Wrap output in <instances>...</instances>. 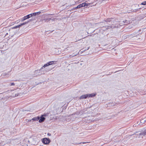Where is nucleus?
Returning <instances> with one entry per match:
<instances>
[{
  "instance_id": "1",
  "label": "nucleus",
  "mask_w": 146,
  "mask_h": 146,
  "mask_svg": "<svg viewBox=\"0 0 146 146\" xmlns=\"http://www.w3.org/2000/svg\"><path fill=\"white\" fill-rule=\"evenodd\" d=\"M56 62L55 61H51L48 62L47 63L45 64L43 67H42L39 71L40 70L42 69L43 68V67L45 68L48 66L54 64H56Z\"/></svg>"
},
{
  "instance_id": "2",
  "label": "nucleus",
  "mask_w": 146,
  "mask_h": 146,
  "mask_svg": "<svg viewBox=\"0 0 146 146\" xmlns=\"http://www.w3.org/2000/svg\"><path fill=\"white\" fill-rule=\"evenodd\" d=\"M42 142L45 144H48L50 142V140L48 138H44L42 139Z\"/></svg>"
},
{
  "instance_id": "3",
  "label": "nucleus",
  "mask_w": 146,
  "mask_h": 146,
  "mask_svg": "<svg viewBox=\"0 0 146 146\" xmlns=\"http://www.w3.org/2000/svg\"><path fill=\"white\" fill-rule=\"evenodd\" d=\"M48 114H49L48 113H44L40 117H35L33 118V119H45L44 117H46L48 116Z\"/></svg>"
},
{
  "instance_id": "4",
  "label": "nucleus",
  "mask_w": 146,
  "mask_h": 146,
  "mask_svg": "<svg viewBox=\"0 0 146 146\" xmlns=\"http://www.w3.org/2000/svg\"><path fill=\"white\" fill-rule=\"evenodd\" d=\"M137 135L139 136L140 135H146V129L143 131L142 132L140 133L139 134H138Z\"/></svg>"
},
{
  "instance_id": "5",
  "label": "nucleus",
  "mask_w": 146,
  "mask_h": 146,
  "mask_svg": "<svg viewBox=\"0 0 146 146\" xmlns=\"http://www.w3.org/2000/svg\"><path fill=\"white\" fill-rule=\"evenodd\" d=\"M29 21H28L27 22H25L23 23H21V25L17 26H16V27H15L14 28H17V27H21L22 25H25L26 24L28 23L29 22Z\"/></svg>"
},
{
  "instance_id": "6",
  "label": "nucleus",
  "mask_w": 146,
  "mask_h": 146,
  "mask_svg": "<svg viewBox=\"0 0 146 146\" xmlns=\"http://www.w3.org/2000/svg\"><path fill=\"white\" fill-rule=\"evenodd\" d=\"M88 94L83 95L81 96L80 97V99H86L88 97Z\"/></svg>"
},
{
  "instance_id": "7",
  "label": "nucleus",
  "mask_w": 146,
  "mask_h": 146,
  "mask_svg": "<svg viewBox=\"0 0 146 146\" xmlns=\"http://www.w3.org/2000/svg\"><path fill=\"white\" fill-rule=\"evenodd\" d=\"M41 13L40 12H37L34 13H32V16H35L36 15H39Z\"/></svg>"
},
{
  "instance_id": "8",
  "label": "nucleus",
  "mask_w": 146,
  "mask_h": 146,
  "mask_svg": "<svg viewBox=\"0 0 146 146\" xmlns=\"http://www.w3.org/2000/svg\"><path fill=\"white\" fill-rule=\"evenodd\" d=\"M140 121L141 123H146V119H141Z\"/></svg>"
},
{
  "instance_id": "9",
  "label": "nucleus",
  "mask_w": 146,
  "mask_h": 146,
  "mask_svg": "<svg viewBox=\"0 0 146 146\" xmlns=\"http://www.w3.org/2000/svg\"><path fill=\"white\" fill-rule=\"evenodd\" d=\"M123 23H124L125 24H127L129 23V21L127 20L123 21H122Z\"/></svg>"
},
{
  "instance_id": "10",
  "label": "nucleus",
  "mask_w": 146,
  "mask_h": 146,
  "mask_svg": "<svg viewBox=\"0 0 146 146\" xmlns=\"http://www.w3.org/2000/svg\"><path fill=\"white\" fill-rule=\"evenodd\" d=\"M51 19V18H48V19H44L43 20L45 22H48V21H49Z\"/></svg>"
},
{
  "instance_id": "11",
  "label": "nucleus",
  "mask_w": 146,
  "mask_h": 146,
  "mask_svg": "<svg viewBox=\"0 0 146 146\" xmlns=\"http://www.w3.org/2000/svg\"><path fill=\"white\" fill-rule=\"evenodd\" d=\"M80 6H79V5H78V6H77L76 7H75L74 8H73V9H72V10H74L75 9H79L80 8Z\"/></svg>"
},
{
  "instance_id": "12",
  "label": "nucleus",
  "mask_w": 146,
  "mask_h": 146,
  "mask_svg": "<svg viewBox=\"0 0 146 146\" xmlns=\"http://www.w3.org/2000/svg\"><path fill=\"white\" fill-rule=\"evenodd\" d=\"M89 47H88V48L86 49H85L84 50H80L79 51V52L78 53H80L81 52H84V51L85 50H88L89 49Z\"/></svg>"
},
{
  "instance_id": "13",
  "label": "nucleus",
  "mask_w": 146,
  "mask_h": 146,
  "mask_svg": "<svg viewBox=\"0 0 146 146\" xmlns=\"http://www.w3.org/2000/svg\"><path fill=\"white\" fill-rule=\"evenodd\" d=\"M88 96L89 97H92L95 96V95L94 94H88Z\"/></svg>"
},
{
  "instance_id": "14",
  "label": "nucleus",
  "mask_w": 146,
  "mask_h": 146,
  "mask_svg": "<svg viewBox=\"0 0 146 146\" xmlns=\"http://www.w3.org/2000/svg\"><path fill=\"white\" fill-rule=\"evenodd\" d=\"M26 16L27 17V19H29V18L32 17L31 14L28 15H27Z\"/></svg>"
},
{
  "instance_id": "15",
  "label": "nucleus",
  "mask_w": 146,
  "mask_h": 146,
  "mask_svg": "<svg viewBox=\"0 0 146 146\" xmlns=\"http://www.w3.org/2000/svg\"><path fill=\"white\" fill-rule=\"evenodd\" d=\"M4 33V34L5 35V36H6V35H8V34H9V36H11V35H10V32H9V33H5V32ZM13 35H11V36H12Z\"/></svg>"
},
{
  "instance_id": "16",
  "label": "nucleus",
  "mask_w": 146,
  "mask_h": 146,
  "mask_svg": "<svg viewBox=\"0 0 146 146\" xmlns=\"http://www.w3.org/2000/svg\"><path fill=\"white\" fill-rule=\"evenodd\" d=\"M142 5H146V1H144L142 2L140 4Z\"/></svg>"
},
{
  "instance_id": "17",
  "label": "nucleus",
  "mask_w": 146,
  "mask_h": 146,
  "mask_svg": "<svg viewBox=\"0 0 146 146\" xmlns=\"http://www.w3.org/2000/svg\"><path fill=\"white\" fill-rule=\"evenodd\" d=\"M39 122L40 123L44 121L45 119H39Z\"/></svg>"
},
{
  "instance_id": "18",
  "label": "nucleus",
  "mask_w": 146,
  "mask_h": 146,
  "mask_svg": "<svg viewBox=\"0 0 146 146\" xmlns=\"http://www.w3.org/2000/svg\"><path fill=\"white\" fill-rule=\"evenodd\" d=\"M84 5H85V6H88L89 5H90V4H87V3H84Z\"/></svg>"
},
{
  "instance_id": "19",
  "label": "nucleus",
  "mask_w": 146,
  "mask_h": 146,
  "mask_svg": "<svg viewBox=\"0 0 146 146\" xmlns=\"http://www.w3.org/2000/svg\"><path fill=\"white\" fill-rule=\"evenodd\" d=\"M106 22H110V19H107L106 21H105Z\"/></svg>"
},
{
  "instance_id": "20",
  "label": "nucleus",
  "mask_w": 146,
  "mask_h": 146,
  "mask_svg": "<svg viewBox=\"0 0 146 146\" xmlns=\"http://www.w3.org/2000/svg\"><path fill=\"white\" fill-rule=\"evenodd\" d=\"M81 4L82 5V7H85V5H84V3H82V4Z\"/></svg>"
},
{
  "instance_id": "21",
  "label": "nucleus",
  "mask_w": 146,
  "mask_h": 146,
  "mask_svg": "<svg viewBox=\"0 0 146 146\" xmlns=\"http://www.w3.org/2000/svg\"><path fill=\"white\" fill-rule=\"evenodd\" d=\"M25 20H24V18H23L21 19L20 21L21 22H23Z\"/></svg>"
},
{
  "instance_id": "22",
  "label": "nucleus",
  "mask_w": 146,
  "mask_h": 146,
  "mask_svg": "<svg viewBox=\"0 0 146 146\" xmlns=\"http://www.w3.org/2000/svg\"><path fill=\"white\" fill-rule=\"evenodd\" d=\"M24 18V20H25L27 19V17L26 16H25L24 17H23Z\"/></svg>"
},
{
  "instance_id": "23",
  "label": "nucleus",
  "mask_w": 146,
  "mask_h": 146,
  "mask_svg": "<svg viewBox=\"0 0 146 146\" xmlns=\"http://www.w3.org/2000/svg\"><path fill=\"white\" fill-rule=\"evenodd\" d=\"M15 84H14V83L13 82V83H11V85L10 86H14V85Z\"/></svg>"
},
{
  "instance_id": "24",
  "label": "nucleus",
  "mask_w": 146,
  "mask_h": 146,
  "mask_svg": "<svg viewBox=\"0 0 146 146\" xmlns=\"http://www.w3.org/2000/svg\"><path fill=\"white\" fill-rule=\"evenodd\" d=\"M135 35H133V34H131V35H129V36H131V37H133Z\"/></svg>"
},
{
  "instance_id": "25",
  "label": "nucleus",
  "mask_w": 146,
  "mask_h": 146,
  "mask_svg": "<svg viewBox=\"0 0 146 146\" xmlns=\"http://www.w3.org/2000/svg\"><path fill=\"white\" fill-rule=\"evenodd\" d=\"M79 6H80V8L81 7H82V5L81 4H80V5H79Z\"/></svg>"
},
{
  "instance_id": "26",
  "label": "nucleus",
  "mask_w": 146,
  "mask_h": 146,
  "mask_svg": "<svg viewBox=\"0 0 146 146\" xmlns=\"http://www.w3.org/2000/svg\"><path fill=\"white\" fill-rule=\"evenodd\" d=\"M77 55V54H74L73 55H72V56H76Z\"/></svg>"
},
{
  "instance_id": "27",
  "label": "nucleus",
  "mask_w": 146,
  "mask_h": 146,
  "mask_svg": "<svg viewBox=\"0 0 146 146\" xmlns=\"http://www.w3.org/2000/svg\"><path fill=\"white\" fill-rule=\"evenodd\" d=\"M38 71V70H35V73H37V72Z\"/></svg>"
},
{
  "instance_id": "28",
  "label": "nucleus",
  "mask_w": 146,
  "mask_h": 146,
  "mask_svg": "<svg viewBox=\"0 0 146 146\" xmlns=\"http://www.w3.org/2000/svg\"><path fill=\"white\" fill-rule=\"evenodd\" d=\"M14 141H15V140H12V141H11V143L13 142Z\"/></svg>"
},
{
  "instance_id": "29",
  "label": "nucleus",
  "mask_w": 146,
  "mask_h": 146,
  "mask_svg": "<svg viewBox=\"0 0 146 146\" xmlns=\"http://www.w3.org/2000/svg\"><path fill=\"white\" fill-rule=\"evenodd\" d=\"M32 119L33 120H37V119Z\"/></svg>"
},
{
  "instance_id": "30",
  "label": "nucleus",
  "mask_w": 146,
  "mask_h": 146,
  "mask_svg": "<svg viewBox=\"0 0 146 146\" xmlns=\"http://www.w3.org/2000/svg\"><path fill=\"white\" fill-rule=\"evenodd\" d=\"M9 31H10L11 30L10 29H9L8 30Z\"/></svg>"
},
{
  "instance_id": "31",
  "label": "nucleus",
  "mask_w": 146,
  "mask_h": 146,
  "mask_svg": "<svg viewBox=\"0 0 146 146\" xmlns=\"http://www.w3.org/2000/svg\"><path fill=\"white\" fill-rule=\"evenodd\" d=\"M110 27H111V28H112V26H111Z\"/></svg>"
},
{
  "instance_id": "32",
  "label": "nucleus",
  "mask_w": 146,
  "mask_h": 146,
  "mask_svg": "<svg viewBox=\"0 0 146 146\" xmlns=\"http://www.w3.org/2000/svg\"><path fill=\"white\" fill-rule=\"evenodd\" d=\"M6 145V144H5L4 145V146H5Z\"/></svg>"
},
{
  "instance_id": "33",
  "label": "nucleus",
  "mask_w": 146,
  "mask_h": 146,
  "mask_svg": "<svg viewBox=\"0 0 146 146\" xmlns=\"http://www.w3.org/2000/svg\"><path fill=\"white\" fill-rule=\"evenodd\" d=\"M116 27L115 26V27Z\"/></svg>"
}]
</instances>
